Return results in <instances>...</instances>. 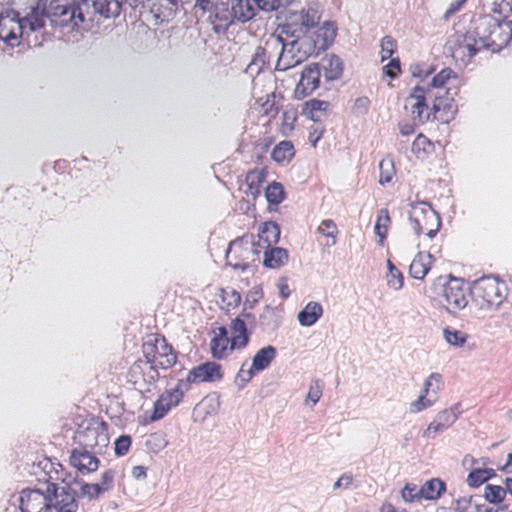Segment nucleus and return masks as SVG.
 Returning <instances> with one entry per match:
<instances>
[{
    "instance_id": "obj_63",
    "label": "nucleus",
    "mask_w": 512,
    "mask_h": 512,
    "mask_svg": "<svg viewBox=\"0 0 512 512\" xmlns=\"http://www.w3.org/2000/svg\"><path fill=\"white\" fill-rule=\"evenodd\" d=\"M433 405V401L428 399L427 396L419 395V397L410 404L411 413H419Z\"/></svg>"
},
{
    "instance_id": "obj_55",
    "label": "nucleus",
    "mask_w": 512,
    "mask_h": 512,
    "mask_svg": "<svg viewBox=\"0 0 512 512\" xmlns=\"http://www.w3.org/2000/svg\"><path fill=\"white\" fill-rule=\"evenodd\" d=\"M132 439L129 435L119 436L114 443V451L117 456H124L131 446Z\"/></svg>"
},
{
    "instance_id": "obj_23",
    "label": "nucleus",
    "mask_w": 512,
    "mask_h": 512,
    "mask_svg": "<svg viewBox=\"0 0 512 512\" xmlns=\"http://www.w3.org/2000/svg\"><path fill=\"white\" fill-rule=\"evenodd\" d=\"M415 100V104L412 106V115L413 121L415 124H424L430 120L431 115H433L432 110L428 111V105L426 102V97L423 94H410L407 97V101Z\"/></svg>"
},
{
    "instance_id": "obj_59",
    "label": "nucleus",
    "mask_w": 512,
    "mask_h": 512,
    "mask_svg": "<svg viewBox=\"0 0 512 512\" xmlns=\"http://www.w3.org/2000/svg\"><path fill=\"white\" fill-rule=\"evenodd\" d=\"M170 410L169 404L164 403L161 398H158L154 403L153 412L150 416V421L155 422L162 419Z\"/></svg>"
},
{
    "instance_id": "obj_41",
    "label": "nucleus",
    "mask_w": 512,
    "mask_h": 512,
    "mask_svg": "<svg viewBox=\"0 0 512 512\" xmlns=\"http://www.w3.org/2000/svg\"><path fill=\"white\" fill-rule=\"evenodd\" d=\"M461 404L456 403L450 408L444 409L440 411L436 416V420H438L441 424L448 429L458 418L461 413Z\"/></svg>"
},
{
    "instance_id": "obj_28",
    "label": "nucleus",
    "mask_w": 512,
    "mask_h": 512,
    "mask_svg": "<svg viewBox=\"0 0 512 512\" xmlns=\"http://www.w3.org/2000/svg\"><path fill=\"white\" fill-rule=\"evenodd\" d=\"M324 77L327 81L339 79L343 74V61L335 54L326 56L322 62Z\"/></svg>"
},
{
    "instance_id": "obj_19",
    "label": "nucleus",
    "mask_w": 512,
    "mask_h": 512,
    "mask_svg": "<svg viewBox=\"0 0 512 512\" xmlns=\"http://www.w3.org/2000/svg\"><path fill=\"white\" fill-rule=\"evenodd\" d=\"M193 379L203 382H216L223 379L222 366L214 361H207L192 368Z\"/></svg>"
},
{
    "instance_id": "obj_53",
    "label": "nucleus",
    "mask_w": 512,
    "mask_h": 512,
    "mask_svg": "<svg viewBox=\"0 0 512 512\" xmlns=\"http://www.w3.org/2000/svg\"><path fill=\"white\" fill-rule=\"evenodd\" d=\"M323 391V383L321 380H313L310 384L309 391L306 396V402L311 401L314 406L321 398Z\"/></svg>"
},
{
    "instance_id": "obj_54",
    "label": "nucleus",
    "mask_w": 512,
    "mask_h": 512,
    "mask_svg": "<svg viewBox=\"0 0 512 512\" xmlns=\"http://www.w3.org/2000/svg\"><path fill=\"white\" fill-rule=\"evenodd\" d=\"M419 490L420 488L417 485L407 483L401 491L402 498L406 502H415L423 499Z\"/></svg>"
},
{
    "instance_id": "obj_45",
    "label": "nucleus",
    "mask_w": 512,
    "mask_h": 512,
    "mask_svg": "<svg viewBox=\"0 0 512 512\" xmlns=\"http://www.w3.org/2000/svg\"><path fill=\"white\" fill-rule=\"evenodd\" d=\"M506 496V490L499 485L487 484L485 486L484 498L491 504H500Z\"/></svg>"
},
{
    "instance_id": "obj_10",
    "label": "nucleus",
    "mask_w": 512,
    "mask_h": 512,
    "mask_svg": "<svg viewBox=\"0 0 512 512\" xmlns=\"http://www.w3.org/2000/svg\"><path fill=\"white\" fill-rule=\"evenodd\" d=\"M24 34V22L17 11L11 8H1L0 11V40L10 46Z\"/></svg>"
},
{
    "instance_id": "obj_1",
    "label": "nucleus",
    "mask_w": 512,
    "mask_h": 512,
    "mask_svg": "<svg viewBox=\"0 0 512 512\" xmlns=\"http://www.w3.org/2000/svg\"><path fill=\"white\" fill-rule=\"evenodd\" d=\"M512 40V22L483 14L473 17L470 27L455 44L453 55L467 51L469 59L482 49L499 52Z\"/></svg>"
},
{
    "instance_id": "obj_22",
    "label": "nucleus",
    "mask_w": 512,
    "mask_h": 512,
    "mask_svg": "<svg viewBox=\"0 0 512 512\" xmlns=\"http://www.w3.org/2000/svg\"><path fill=\"white\" fill-rule=\"evenodd\" d=\"M231 330L237 333V335L231 338L229 350L233 351L235 349L245 348L249 343V331L244 319L241 317L234 318L231 322Z\"/></svg>"
},
{
    "instance_id": "obj_60",
    "label": "nucleus",
    "mask_w": 512,
    "mask_h": 512,
    "mask_svg": "<svg viewBox=\"0 0 512 512\" xmlns=\"http://www.w3.org/2000/svg\"><path fill=\"white\" fill-rule=\"evenodd\" d=\"M116 472L113 469H107L101 475V483L99 484L102 493L108 492L113 488Z\"/></svg>"
},
{
    "instance_id": "obj_13",
    "label": "nucleus",
    "mask_w": 512,
    "mask_h": 512,
    "mask_svg": "<svg viewBox=\"0 0 512 512\" xmlns=\"http://www.w3.org/2000/svg\"><path fill=\"white\" fill-rule=\"evenodd\" d=\"M90 2V16L93 20L95 14L106 19L116 18L120 15L125 5L137 7L144 0H91Z\"/></svg>"
},
{
    "instance_id": "obj_29",
    "label": "nucleus",
    "mask_w": 512,
    "mask_h": 512,
    "mask_svg": "<svg viewBox=\"0 0 512 512\" xmlns=\"http://www.w3.org/2000/svg\"><path fill=\"white\" fill-rule=\"evenodd\" d=\"M288 261V251L281 247L266 248L264 251L263 265L266 268L277 269Z\"/></svg>"
},
{
    "instance_id": "obj_50",
    "label": "nucleus",
    "mask_w": 512,
    "mask_h": 512,
    "mask_svg": "<svg viewBox=\"0 0 512 512\" xmlns=\"http://www.w3.org/2000/svg\"><path fill=\"white\" fill-rule=\"evenodd\" d=\"M283 121L281 125V131L283 134H287L294 130V124L297 120V110L293 107L283 111Z\"/></svg>"
},
{
    "instance_id": "obj_20",
    "label": "nucleus",
    "mask_w": 512,
    "mask_h": 512,
    "mask_svg": "<svg viewBox=\"0 0 512 512\" xmlns=\"http://www.w3.org/2000/svg\"><path fill=\"white\" fill-rule=\"evenodd\" d=\"M281 325V317L276 309L270 305H265L259 315L257 326L261 333L270 335L277 331Z\"/></svg>"
},
{
    "instance_id": "obj_32",
    "label": "nucleus",
    "mask_w": 512,
    "mask_h": 512,
    "mask_svg": "<svg viewBox=\"0 0 512 512\" xmlns=\"http://www.w3.org/2000/svg\"><path fill=\"white\" fill-rule=\"evenodd\" d=\"M267 173L264 169L251 170L246 174L245 183L247 186L246 193L256 199L261 194V185L265 181Z\"/></svg>"
},
{
    "instance_id": "obj_49",
    "label": "nucleus",
    "mask_w": 512,
    "mask_h": 512,
    "mask_svg": "<svg viewBox=\"0 0 512 512\" xmlns=\"http://www.w3.org/2000/svg\"><path fill=\"white\" fill-rule=\"evenodd\" d=\"M221 300L228 306L235 308L241 303V294L234 288L221 289Z\"/></svg>"
},
{
    "instance_id": "obj_12",
    "label": "nucleus",
    "mask_w": 512,
    "mask_h": 512,
    "mask_svg": "<svg viewBox=\"0 0 512 512\" xmlns=\"http://www.w3.org/2000/svg\"><path fill=\"white\" fill-rule=\"evenodd\" d=\"M321 66L319 63L306 65L301 74L300 80L294 90V97L298 100L311 95L320 85Z\"/></svg>"
},
{
    "instance_id": "obj_46",
    "label": "nucleus",
    "mask_w": 512,
    "mask_h": 512,
    "mask_svg": "<svg viewBox=\"0 0 512 512\" xmlns=\"http://www.w3.org/2000/svg\"><path fill=\"white\" fill-rule=\"evenodd\" d=\"M387 267V285L394 290H400L404 284L403 274L394 266L390 260H387Z\"/></svg>"
},
{
    "instance_id": "obj_17",
    "label": "nucleus",
    "mask_w": 512,
    "mask_h": 512,
    "mask_svg": "<svg viewBox=\"0 0 512 512\" xmlns=\"http://www.w3.org/2000/svg\"><path fill=\"white\" fill-rule=\"evenodd\" d=\"M457 112V104L453 98L447 96L435 97L432 113L433 118L440 121L441 123L448 124L454 119Z\"/></svg>"
},
{
    "instance_id": "obj_36",
    "label": "nucleus",
    "mask_w": 512,
    "mask_h": 512,
    "mask_svg": "<svg viewBox=\"0 0 512 512\" xmlns=\"http://www.w3.org/2000/svg\"><path fill=\"white\" fill-rule=\"evenodd\" d=\"M280 239V227L274 221H268L263 223L262 228L259 231V240L267 243L269 248L272 244L278 243ZM260 243V241H258Z\"/></svg>"
},
{
    "instance_id": "obj_9",
    "label": "nucleus",
    "mask_w": 512,
    "mask_h": 512,
    "mask_svg": "<svg viewBox=\"0 0 512 512\" xmlns=\"http://www.w3.org/2000/svg\"><path fill=\"white\" fill-rule=\"evenodd\" d=\"M409 222L416 235L424 232L430 226L441 227V217L429 203L418 201L410 204Z\"/></svg>"
},
{
    "instance_id": "obj_58",
    "label": "nucleus",
    "mask_w": 512,
    "mask_h": 512,
    "mask_svg": "<svg viewBox=\"0 0 512 512\" xmlns=\"http://www.w3.org/2000/svg\"><path fill=\"white\" fill-rule=\"evenodd\" d=\"M242 366H244V364ZM256 372V370H252V366L248 370H244L243 367H241L235 378V383L238 388L242 390L247 383L250 382Z\"/></svg>"
},
{
    "instance_id": "obj_4",
    "label": "nucleus",
    "mask_w": 512,
    "mask_h": 512,
    "mask_svg": "<svg viewBox=\"0 0 512 512\" xmlns=\"http://www.w3.org/2000/svg\"><path fill=\"white\" fill-rule=\"evenodd\" d=\"M278 19L282 20L276 31H281L286 37H298L306 34L311 28L318 25L320 15L314 8L292 10L285 9Z\"/></svg>"
},
{
    "instance_id": "obj_31",
    "label": "nucleus",
    "mask_w": 512,
    "mask_h": 512,
    "mask_svg": "<svg viewBox=\"0 0 512 512\" xmlns=\"http://www.w3.org/2000/svg\"><path fill=\"white\" fill-rule=\"evenodd\" d=\"M330 107V103L325 100L310 99L302 106V115L313 122L320 120V113H325Z\"/></svg>"
},
{
    "instance_id": "obj_61",
    "label": "nucleus",
    "mask_w": 512,
    "mask_h": 512,
    "mask_svg": "<svg viewBox=\"0 0 512 512\" xmlns=\"http://www.w3.org/2000/svg\"><path fill=\"white\" fill-rule=\"evenodd\" d=\"M102 494L98 483H83L81 485V496L90 500L97 499Z\"/></svg>"
},
{
    "instance_id": "obj_3",
    "label": "nucleus",
    "mask_w": 512,
    "mask_h": 512,
    "mask_svg": "<svg viewBox=\"0 0 512 512\" xmlns=\"http://www.w3.org/2000/svg\"><path fill=\"white\" fill-rule=\"evenodd\" d=\"M259 242L253 240V235H243L232 240L225 254L226 265L242 272L249 269L250 264L259 260Z\"/></svg>"
},
{
    "instance_id": "obj_11",
    "label": "nucleus",
    "mask_w": 512,
    "mask_h": 512,
    "mask_svg": "<svg viewBox=\"0 0 512 512\" xmlns=\"http://www.w3.org/2000/svg\"><path fill=\"white\" fill-rule=\"evenodd\" d=\"M294 38V40L289 42V55L282 71L293 68L307 60L310 56H317L320 53L310 36H305L304 34Z\"/></svg>"
},
{
    "instance_id": "obj_44",
    "label": "nucleus",
    "mask_w": 512,
    "mask_h": 512,
    "mask_svg": "<svg viewBox=\"0 0 512 512\" xmlns=\"http://www.w3.org/2000/svg\"><path fill=\"white\" fill-rule=\"evenodd\" d=\"M432 142L423 134H419L412 143L411 151L417 158H423L430 153Z\"/></svg>"
},
{
    "instance_id": "obj_5",
    "label": "nucleus",
    "mask_w": 512,
    "mask_h": 512,
    "mask_svg": "<svg viewBox=\"0 0 512 512\" xmlns=\"http://www.w3.org/2000/svg\"><path fill=\"white\" fill-rule=\"evenodd\" d=\"M142 353L146 364L156 363L161 369H169L177 362L173 347L164 336L151 334L142 345Z\"/></svg>"
},
{
    "instance_id": "obj_6",
    "label": "nucleus",
    "mask_w": 512,
    "mask_h": 512,
    "mask_svg": "<svg viewBox=\"0 0 512 512\" xmlns=\"http://www.w3.org/2000/svg\"><path fill=\"white\" fill-rule=\"evenodd\" d=\"M469 289L475 299L482 300L487 306H499L508 290L506 283L495 275H484L474 280Z\"/></svg>"
},
{
    "instance_id": "obj_30",
    "label": "nucleus",
    "mask_w": 512,
    "mask_h": 512,
    "mask_svg": "<svg viewBox=\"0 0 512 512\" xmlns=\"http://www.w3.org/2000/svg\"><path fill=\"white\" fill-rule=\"evenodd\" d=\"M45 17H47L46 7L44 6L41 9L40 5L37 4L31 7L30 12L24 18H21V21L24 22V29L28 26L31 32H35L45 26Z\"/></svg>"
},
{
    "instance_id": "obj_25",
    "label": "nucleus",
    "mask_w": 512,
    "mask_h": 512,
    "mask_svg": "<svg viewBox=\"0 0 512 512\" xmlns=\"http://www.w3.org/2000/svg\"><path fill=\"white\" fill-rule=\"evenodd\" d=\"M277 355V350L272 345H267L259 349L252 358V370L263 371L269 367Z\"/></svg>"
},
{
    "instance_id": "obj_51",
    "label": "nucleus",
    "mask_w": 512,
    "mask_h": 512,
    "mask_svg": "<svg viewBox=\"0 0 512 512\" xmlns=\"http://www.w3.org/2000/svg\"><path fill=\"white\" fill-rule=\"evenodd\" d=\"M230 342L220 341L218 339H211L210 350L214 359L221 360L227 356L228 344Z\"/></svg>"
},
{
    "instance_id": "obj_39",
    "label": "nucleus",
    "mask_w": 512,
    "mask_h": 512,
    "mask_svg": "<svg viewBox=\"0 0 512 512\" xmlns=\"http://www.w3.org/2000/svg\"><path fill=\"white\" fill-rule=\"evenodd\" d=\"M265 197L269 204L279 205L285 199L283 185L280 182H271L265 190Z\"/></svg>"
},
{
    "instance_id": "obj_62",
    "label": "nucleus",
    "mask_w": 512,
    "mask_h": 512,
    "mask_svg": "<svg viewBox=\"0 0 512 512\" xmlns=\"http://www.w3.org/2000/svg\"><path fill=\"white\" fill-rule=\"evenodd\" d=\"M267 63H268V60L266 57V49L261 46L256 47L253 58L249 64V66L256 65V66H258V71H261Z\"/></svg>"
},
{
    "instance_id": "obj_37",
    "label": "nucleus",
    "mask_w": 512,
    "mask_h": 512,
    "mask_svg": "<svg viewBox=\"0 0 512 512\" xmlns=\"http://www.w3.org/2000/svg\"><path fill=\"white\" fill-rule=\"evenodd\" d=\"M479 497H461L455 500V510L457 512H483L485 503H479Z\"/></svg>"
},
{
    "instance_id": "obj_24",
    "label": "nucleus",
    "mask_w": 512,
    "mask_h": 512,
    "mask_svg": "<svg viewBox=\"0 0 512 512\" xmlns=\"http://www.w3.org/2000/svg\"><path fill=\"white\" fill-rule=\"evenodd\" d=\"M322 314V305L319 302L310 301L299 311L297 319L301 326L310 327L319 320Z\"/></svg>"
},
{
    "instance_id": "obj_18",
    "label": "nucleus",
    "mask_w": 512,
    "mask_h": 512,
    "mask_svg": "<svg viewBox=\"0 0 512 512\" xmlns=\"http://www.w3.org/2000/svg\"><path fill=\"white\" fill-rule=\"evenodd\" d=\"M337 35V26L333 21H325L318 27L313 35L310 36L315 46L321 51L327 50L333 43Z\"/></svg>"
},
{
    "instance_id": "obj_16",
    "label": "nucleus",
    "mask_w": 512,
    "mask_h": 512,
    "mask_svg": "<svg viewBox=\"0 0 512 512\" xmlns=\"http://www.w3.org/2000/svg\"><path fill=\"white\" fill-rule=\"evenodd\" d=\"M97 454L82 448H75L71 451L69 462L83 475L95 472L100 464Z\"/></svg>"
},
{
    "instance_id": "obj_2",
    "label": "nucleus",
    "mask_w": 512,
    "mask_h": 512,
    "mask_svg": "<svg viewBox=\"0 0 512 512\" xmlns=\"http://www.w3.org/2000/svg\"><path fill=\"white\" fill-rule=\"evenodd\" d=\"M46 11L53 27L71 26L74 29L86 20L92 22L89 0H74L72 6L60 5L58 1L52 0Z\"/></svg>"
},
{
    "instance_id": "obj_42",
    "label": "nucleus",
    "mask_w": 512,
    "mask_h": 512,
    "mask_svg": "<svg viewBox=\"0 0 512 512\" xmlns=\"http://www.w3.org/2000/svg\"><path fill=\"white\" fill-rule=\"evenodd\" d=\"M443 337L449 345L462 347L467 342L469 336L467 333L461 330L445 327L443 329Z\"/></svg>"
},
{
    "instance_id": "obj_33",
    "label": "nucleus",
    "mask_w": 512,
    "mask_h": 512,
    "mask_svg": "<svg viewBox=\"0 0 512 512\" xmlns=\"http://www.w3.org/2000/svg\"><path fill=\"white\" fill-rule=\"evenodd\" d=\"M496 476V472L492 468H474L469 472L466 482L469 487L477 488L487 482L488 480L494 478Z\"/></svg>"
},
{
    "instance_id": "obj_48",
    "label": "nucleus",
    "mask_w": 512,
    "mask_h": 512,
    "mask_svg": "<svg viewBox=\"0 0 512 512\" xmlns=\"http://www.w3.org/2000/svg\"><path fill=\"white\" fill-rule=\"evenodd\" d=\"M184 397V393L175 386L173 389L164 391L159 398L166 403L169 404V408L172 409L179 405Z\"/></svg>"
},
{
    "instance_id": "obj_43",
    "label": "nucleus",
    "mask_w": 512,
    "mask_h": 512,
    "mask_svg": "<svg viewBox=\"0 0 512 512\" xmlns=\"http://www.w3.org/2000/svg\"><path fill=\"white\" fill-rule=\"evenodd\" d=\"M317 230L320 234H322L323 236L328 238L327 242H326V246L331 247L336 244V242H337L336 235L338 233V229L333 220H330V219L323 220L320 223Z\"/></svg>"
},
{
    "instance_id": "obj_14",
    "label": "nucleus",
    "mask_w": 512,
    "mask_h": 512,
    "mask_svg": "<svg viewBox=\"0 0 512 512\" xmlns=\"http://www.w3.org/2000/svg\"><path fill=\"white\" fill-rule=\"evenodd\" d=\"M468 287L459 279H451L443 288V296L447 302L450 313L464 309L468 304L466 291Z\"/></svg>"
},
{
    "instance_id": "obj_38",
    "label": "nucleus",
    "mask_w": 512,
    "mask_h": 512,
    "mask_svg": "<svg viewBox=\"0 0 512 512\" xmlns=\"http://www.w3.org/2000/svg\"><path fill=\"white\" fill-rule=\"evenodd\" d=\"M294 154L295 151L292 142L284 140L273 148L271 158L277 163H282L285 160H290Z\"/></svg>"
},
{
    "instance_id": "obj_15",
    "label": "nucleus",
    "mask_w": 512,
    "mask_h": 512,
    "mask_svg": "<svg viewBox=\"0 0 512 512\" xmlns=\"http://www.w3.org/2000/svg\"><path fill=\"white\" fill-rule=\"evenodd\" d=\"M60 480L64 485L58 487L57 497L52 501V508H55L57 512H77V493L71 486L72 482L64 478H60Z\"/></svg>"
},
{
    "instance_id": "obj_40",
    "label": "nucleus",
    "mask_w": 512,
    "mask_h": 512,
    "mask_svg": "<svg viewBox=\"0 0 512 512\" xmlns=\"http://www.w3.org/2000/svg\"><path fill=\"white\" fill-rule=\"evenodd\" d=\"M390 216L387 209L382 208L378 211L377 221L374 226L376 235L379 237V244L382 246L387 234Z\"/></svg>"
},
{
    "instance_id": "obj_8",
    "label": "nucleus",
    "mask_w": 512,
    "mask_h": 512,
    "mask_svg": "<svg viewBox=\"0 0 512 512\" xmlns=\"http://www.w3.org/2000/svg\"><path fill=\"white\" fill-rule=\"evenodd\" d=\"M108 425L101 421L97 426H88L78 434L79 448L94 454H102L109 445Z\"/></svg>"
},
{
    "instance_id": "obj_35",
    "label": "nucleus",
    "mask_w": 512,
    "mask_h": 512,
    "mask_svg": "<svg viewBox=\"0 0 512 512\" xmlns=\"http://www.w3.org/2000/svg\"><path fill=\"white\" fill-rule=\"evenodd\" d=\"M446 486L443 481L437 478L426 481L421 487L420 492L423 499L435 500L438 499L445 491Z\"/></svg>"
},
{
    "instance_id": "obj_52",
    "label": "nucleus",
    "mask_w": 512,
    "mask_h": 512,
    "mask_svg": "<svg viewBox=\"0 0 512 512\" xmlns=\"http://www.w3.org/2000/svg\"><path fill=\"white\" fill-rule=\"evenodd\" d=\"M396 42L395 40L386 35L381 39L380 47H381V62L391 58L393 53L395 52Z\"/></svg>"
},
{
    "instance_id": "obj_64",
    "label": "nucleus",
    "mask_w": 512,
    "mask_h": 512,
    "mask_svg": "<svg viewBox=\"0 0 512 512\" xmlns=\"http://www.w3.org/2000/svg\"><path fill=\"white\" fill-rule=\"evenodd\" d=\"M146 444L148 446H150L153 449V451L156 452V451L164 449L167 446V441L165 440L163 434L154 433V434L150 435Z\"/></svg>"
},
{
    "instance_id": "obj_26",
    "label": "nucleus",
    "mask_w": 512,
    "mask_h": 512,
    "mask_svg": "<svg viewBox=\"0 0 512 512\" xmlns=\"http://www.w3.org/2000/svg\"><path fill=\"white\" fill-rule=\"evenodd\" d=\"M433 256L428 254H423L419 252L414 259L412 260L409 266V273L412 278L417 280H423L424 277L430 270L431 259Z\"/></svg>"
},
{
    "instance_id": "obj_56",
    "label": "nucleus",
    "mask_w": 512,
    "mask_h": 512,
    "mask_svg": "<svg viewBox=\"0 0 512 512\" xmlns=\"http://www.w3.org/2000/svg\"><path fill=\"white\" fill-rule=\"evenodd\" d=\"M401 71V63L399 58H391L390 62L382 67L385 76L396 79Z\"/></svg>"
},
{
    "instance_id": "obj_21",
    "label": "nucleus",
    "mask_w": 512,
    "mask_h": 512,
    "mask_svg": "<svg viewBox=\"0 0 512 512\" xmlns=\"http://www.w3.org/2000/svg\"><path fill=\"white\" fill-rule=\"evenodd\" d=\"M150 2V12L156 21L168 22L176 14L177 0H150Z\"/></svg>"
},
{
    "instance_id": "obj_27",
    "label": "nucleus",
    "mask_w": 512,
    "mask_h": 512,
    "mask_svg": "<svg viewBox=\"0 0 512 512\" xmlns=\"http://www.w3.org/2000/svg\"><path fill=\"white\" fill-rule=\"evenodd\" d=\"M231 12L234 19L245 23L255 16V7L250 0H232Z\"/></svg>"
},
{
    "instance_id": "obj_57",
    "label": "nucleus",
    "mask_w": 512,
    "mask_h": 512,
    "mask_svg": "<svg viewBox=\"0 0 512 512\" xmlns=\"http://www.w3.org/2000/svg\"><path fill=\"white\" fill-rule=\"evenodd\" d=\"M452 75H454V71L451 68H443L432 78L431 87H443Z\"/></svg>"
},
{
    "instance_id": "obj_34",
    "label": "nucleus",
    "mask_w": 512,
    "mask_h": 512,
    "mask_svg": "<svg viewBox=\"0 0 512 512\" xmlns=\"http://www.w3.org/2000/svg\"><path fill=\"white\" fill-rule=\"evenodd\" d=\"M146 365L145 361L139 359L135 361L131 367L133 373H141L143 381L148 385H154L159 379L158 364H149L146 371L143 370V366Z\"/></svg>"
},
{
    "instance_id": "obj_47",
    "label": "nucleus",
    "mask_w": 512,
    "mask_h": 512,
    "mask_svg": "<svg viewBox=\"0 0 512 512\" xmlns=\"http://www.w3.org/2000/svg\"><path fill=\"white\" fill-rule=\"evenodd\" d=\"M283 35H285V34L281 33V31H279L278 34L272 35L275 37L276 43L281 44V51L279 53V56H278V59H277L276 65H275V70H277V71H282L283 65L286 62L287 57L289 55L290 45H289V42H286Z\"/></svg>"
},
{
    "instance_id": "obj_7",
    "label": "nucleus",
    "mask_w": 512,
    "mask_h": 512,
    "mask_svg": "<svg viewBox=\"0 0 512 512\" xmlns=\"http://www.w3.org/2000/svg\"><path fill=\"white\" fill-rule=\"evenodd\" d=\"M58 485L48 482L45 491L26 488L20 494L21 512H49L52 509V501L57 497Z\"/></svg>"
}]
</instances>
